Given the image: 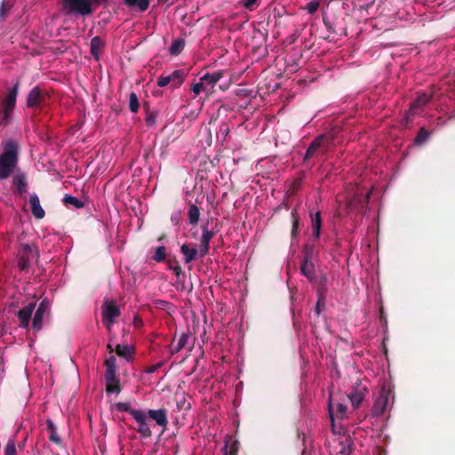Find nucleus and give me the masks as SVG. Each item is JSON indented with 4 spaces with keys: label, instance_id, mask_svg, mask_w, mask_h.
Segmentation results:
<instances>
[{
    "label": "nucleus",
    "instance_id": "1",
    "mask_svg": "<svg viewBox=\"0 0 455 455\" xmlns=\"http://www.w3.org/2000/svg\"><path fill=\"white\" fill-rule=\"evenodd\" d=\"M3 149L0 155V180L9 178L16 168L19 145L14 140H7L4 142Z\"/></svg>",
    "mask_w": 455,
    "mask_h": 455
},
{
    "label": "nucleus",
    "instance_id": "2",
    "mask_svg": "<svg viewBox=\"0 0 455 455\" xmlns=\"http://www.w3.org/2000/svg\"><path fill=\"white\" fill-rule=\"evenodd\" d=\"M19 88L20 83L17 82L0 104V126L2 127H5L11 122L12 115L16 106Z\"/></svg>",
    "mask_w": 455,
    "mask_h": 455
},
{
    "label": "nucleus",
    "instance_id": "3",
    "mask_svg": "<svg viewBox=\"0 0 455 455\" xmlns=\"http://www.w3.org/2000/svg\"><path fill=\"white\" fill-rule=\"evenodd\" d=\"M49 99V92L36 85L28 92L26 97V106L28 108L42 109L48 105Z\"/></svg>",
    "mask_w": 455,
    "mask_h": 455
},
{
    "label": "nucleus",
    "instance_id": "4",
    "mask_svg": "<svg viewBox=\"0 0 455 455\" xmlns=\"http://www.w3.org/2000/svg\"><path fill=\"white\" fill-rule=\"evenodd\" d=\"M188 73L182 69H177L169 75H162L157 78V85L164 87L170 85L172 89L179 88L184 82Z\"/></svg>",
    "mask_w": 455,
    "mask_h": 455
},
{
    "label": "nucleus",
    "instance_id": "5",
    "mask_svg": "<svg viewBox=\"0 0 455 455\" xmlns=\"http://www.w3.org/2000/svg\"><path fill=\"white\" fill-rule=\"evenodd\" d=\"M146 415L148 419L155 421L156 424L162 428L161 435L166 431L168 426V411L165 408L148 410Z\"/></svg>",
    "mask_w": 455,
    "mask_h": 455
},
{
    "label": "nucleus",
    "instance_id": "6",
    "mask_svg": "<svg viewBox=\"0 0 455 455\" xmlns=\"http://www.w3.org/2000/svg\"><path fill=\"white\" fill-rule=\"evenodd\" d=\"M135 415L132 418L136 423L137 427L135 431L140 435L143 438H149L152 436V430L150 428L148 419H147L146 411L140 410L139 412H134Z\"/></svg>",
    "mask_w": 455,
    "mask_h": 455
},
{
    "label": "nucleus",
    "instance_id": "7",
    "mask_svg": "<svg viewBox=\"0 0 455 455\" xmlns=\"http://www.w3.org/2000/svg\"><path fill=\"white\" fill-rule=\"evenodd\" d=\"M121 312L116 301L107 300L102 304V315L107 320L106 327L108 330L111 329L112 323L115 319L120 315Z\"/></svg>",
    "mask_w": 455,
    "mask_h": 455
},
{
    "label": "nucleus",
    "instance_id": "8",
    "mask_svg": "<svg viewBox=\"0 0 455 455\" xmlns=\"http://www.w3.org/2000/svg\"><path fill=\"white\" fill-rule=\"evenodd\" d=\"M354 450V442L350 436H345L334 442L331 449V455H350Z\"/></svg>",
    "mask_w": 455,
    "mask_h": 455
},
{
    "label": "nucleus",
    "instance_id": "9",
    "mask_svg": "<svg viewBox=\"0 0 455 455\" xmlns=\"http://www.w3.org/2000/svg\"><path fill=\"white\" fill-rule=\"evenodd\" d=\"M33 253L38 257V251L29 244H22L18 254V267L21 271L27 270L30 267V256Z\"/></svg>",
    "mask_w": 455,
    "mask_h": 455
},
{
    "label": "nucleus",
    "instance_id": "10",
    "mask_svg": "<svg viewBox=\"0 0 455 455\" xmlns=\"http://www.w3.org/2000/svg\"><path fill=\"white\" fill-rule=\"evenodd\" d=\"M389 396H390V391H387L386 389H382L379 392V396L377 397L376 401L374 402L373 408H372V415L375 417H379L387 410V407L388 405L389 402Z\"/></svg>",
    "mask_w": 455,
    "mask_h": 455
},
{
    "label": "nucleus",
    "instance_id": "11",
    "mask_svg": "<svg viewBox=\"0 0 455 455\" xmlns=\"http://www.w3.org/2000/svg\"><path fill=\"white\" fill-rule=\"evenodd\" d=\"M50 310V302L47 299H44L38 307L36 310L34 318H33V329L35 331H40L43 327V319L45 315V313L49 312Z\"/></svg>",
    "mask_w": 455,
    "mask_h": 455
},
{
    "label": "nucleus",
    "instance_id": "12",
    "mask_svg": "<svg viewBox=\"0 0 455 455\" xmlns=\"http://www.w3.org/2000/svg\"><path fill=\"white\" fill-rule=\"evenodd\" d=\"M224 72L221 70L213 73H206L201 77L205 87V93L210 95L213 92L214 86L223 77Z\"/></svg>",
    "mask_w": 455,
    "mask_h": 455
},
{
    "label": "nucleus",
    "instance_id": "13",
    "mask_svg": "<svg viewBox=\"0 0 455 455\" xmlns=\"http://www.w3.org/2000/svg\"><path fill=\"white\" fill-rule=\"evenodd\" d=\"M367 392L368 389L365 386H363L359 382L355 384V386L353 388V391L350 393V395H347L354 408H358L360 406Z\"/></svg>",
    "mask_w": 455,
    "mask_h": 455
},
{
    "label": "nucleus",
    "instance_id": "14",
    "mask_svg": "<svg viewBox=\"0 0 455 455\" xmlns=\"http://www.w3.org/2000/svg\"><path fill=\"white\" fill-rule=\"evenodd\" d=\"M36 306V302H31L18 312L17 316L20 320V326L21 328L28 329L31 315Z\"/></svg>",
    "mask_w": 455,
    "mask_h": 455
},
{
    "label": "nucleus",
    "instance_id": "15",
    "mask_svg": "<svg viewBox=\"0 0 455 455\" xmlns=\"http://www.w3.org/2000/svg\"><path fill=\"white\" fill-rule=\"evenodd\" d=\"M326 140L327 138L325 135H319L309 144L304 156V163L315 156Z\"/></svg>",
    "mask_w": 455,
    "mask_h": 455
},
{
    "label": "nucleus",
    "instance_id": "16",
    "mask_svg": "<svg viewBox=\"0 0 455 455\" xmlns=\"http://www.w3.org/2000/svg\"><path fill=\"white\" fill-rule=\"evenodd\" d=\"M328 410H329V416H330V419L331 420V422L334 421V418H338V419H344L346 417V414H347V405L341 403H338L336 404V409L334 411V405L331 402V399L330 398L329 400V403H328Z\"/></svg>",
    "mask_w": 455,
    "mask_h": 455
},
{
    "label": "nucleus",
    "instance_id": "17",
    "mask_svg": "<svg viewBox=\"0 0 455 455\" xmlns=\"http://www.w3.org/2000/svg\"><path fill=\"white\" fill-rule=\"evenodd\" d=\"M29 204L31 208V212L35 218L41 220L44 217V210L41 206L39 197L36 194L34 193L30 196Z\"/></svg>",
    "mask_w": 455,
    "mask_h": 455
},
{
    "label": "nucleus",
    "instance_id": "18",
    "mask_svg": "<svg viewBox=\"0 0 455 455\" xmlns=\"http://www.w3.org/2000/svg\"><path fill=\"white\" fill-rule=\"evenodd\" d=\"M180 252L184 256V263L189 264L198 258V251L196 245L190 247L189 244L184 243L180 247Z\"/></svg>",
    "mask_w": 455,
    "mask_h": 455
},
{
    "label": "nucleus",
    "instance_id": "19",
    "mask_svg": "<svg viewBox=\"0 0 455 455\" xmlns=\"http://www.w3.org/2000/svg\"><path fill=\"white\" fill-rule=\"evenodd\" d=\"M105 43L100 36H94L91 39L90 52L92 57L96 60H100V52L104 48Z\"/></svg>",
    "mask_w": 455,
    "mask_h": 455
},
{
    "label": "nucleus",
    "instance_id": "20",
    "mask_svg": "<svg viewBox=\"0 0 455 455\" xmlns=\"http://www.w3.org/2000/svg\"><path fill=\"white\" fill-rule=\"evenodd\" d=\"M12 184L17 188L20 196H22L23 193L27 191L28 182L24 173H19L13 176Z\"/></svg>",
    "mask_w": 455,
    "mask_h": 455
},
{
    "label": "nucleus",
    "instance_id": "21",
    "mask_svg": "<svg viewBox=\"0 0 455 455\" xmlns=\"http://www.w3.org/2000/svg\"><path fill=\"white\" fill-rule=\"evenodd\" d=\"M301 274L306 276L309 281L315 279V265L312 260L303 259L300 266Z\"/></svg>",
    "mask_w": 455,
    "mask_h": 455
},
{
    "label": "nucleus",
    "instance_id": "22",
    "mask_svg": "<svg viewBox=\"0 0 455 455\" xmlns=\"http://www.w3.org/2000/svg\"><path fill=\"white\" fill-rule=\"evenodd\" d=\"M106 392L108 394H119L121 392L120 379L117 377L106 379Z\"/></svg>",
    "mask_w": 455,
    "mask_h": 455
},
{
    "label": "nucleus",
    "instance_id": "23",
    "mask_svg": "<svg viewBox=\"0 0 455 455\" xmlns=\"http://www.w3.org/2000/svg\"><path fill=\"white\" fill-rule=\"evenodd\" d=\"M186 42L183 38H177L172 41L171 46L169 47V52L172 56H177L181 53L185 47Z\"/></svg>",
    "mask_w": 455,
    "mask_h": 455
},
{
    "label": "nucleus",
    "instance_id": "24",
    "mask_svg": "<svg viewBox=\"0 0 455 455\" xmlns=\"http://www.w3.org/2000/svg\"><path fill=\"white\" fill-rule=\"evenodd\" d=\"M430 100V97L426 94L422 93L417 97V99L411 104L412 107V110L416 109L417 111L420 112L424 106H426Z\"/></svg>",
    "mask_w": 455,
    "mask_h": 455
},
{
    "label": "nucleus",
    "instance_id": "25",
    "mask_svg": "<svg viewBox=\"0 0 455 455\" xmlns=\"http://www.w3.org/2000/svg\"><path fill=\"white\" fill-rule=\"evenodd\" d=\"M322 218L320 212H316L315 217L312 216V230L315 238L318 239L321 235Z\"/></svg>",
    "mask_w": 455,
    "mask_h": 455
},
{
    "label": "nucleus",
    "instance_id": "26",
    "mask_svg": "<svg viewBox=\"0 0 455 455\" xmlns=\"http://www.w3.org/2000/svg\"><path fill=\"white\" fill-rule=\"evenodd\" d=\"M116 355L120 357H124L130 360L132 356L133 349L129 345H117L115 349Z\"/></svg>",
    "mask_w": 455,
    "mask_h": 455
},
{
    "label": "nucleus",
    "instance_id": "27",
    "mask_svg": "<svg viewBox=\"0 0 455 455\" xmlns=\"http://www.w3.org/2000/svg\"><path fill=\"white\" fill-rule=\"evenodd\" d=\"M143 108L146 111V117H145V122L147 124L148 126H154L156 124V116H157V112L156 111H151L150 108H149V104L148 102H145L143 104Z\"/></svg>",
    "mask_w": 455,
    "mask_h": 455
},
{
    "label": "nucleus",
    "instance_id": "28",
    "mask_svg": "<svg viewBox=\"0 0 455 455\" xmlns=\"http://www.w3.org/2000/svg\"><path fill=\"white\" fill-rule=\"evenodd\" d=\"M46 425H47V429L51 433L49 439L52 443L58 444V445H60L62 442H61L60 437L57 434V429H56V427L54 426L53 422L51 419H47Z\"/></svg>",
    "mask_w": 455,
    "mask_h": 455
},
{
    "label": "nucleus",
    "instance_id": "29",
    "mask_svg": "<svg viewBox=\"0 0 455 455\" xmlns=\"http://www.w3.org/2000/svg\"><path fill=\"white\" fill-rule=\"evenodd\" d=\"M168 268L172 270L176 276L184 275V272L175 257H169L166 260Z\"/></svg>",
    "mask_w": 455,
    "mask_h": 455
},
{
    "label": "nucleus",
    "instance_id": "30",
    "mask_svg": "<svg viewBox=\"0 0 455 455\" xmlns=\"http://www.w3.org/2000/svg\"><path fill=\"white\" fill-rule=\"evenodd\" d=\"M291 222H292L291 235V239H295L299 233V217H298L296 209H293L291 211Z\"/></svg>",
    "mask_w": 455,
    "mask_h": 455
},
{
    "label": "nucleus",
    "instance_id": "31",
    "mask_svg": "<svg viewBox=\"0 0 455 455\" xmlns=\"http://www.w3.org/2000/svg\"><path fill=\"white\" fill-rule=\"evenodd\" d=\"M188 215L189 223L192 225L196 224L198 222L199 217H200L199 208L195 204H191L189 206Z\"/></svg>",
    "mask_w": 455,
    "mask_h": 455
},
{
    "label": "nucleus",
    "instance_id": "32",
    "mask_svg": "<svg viewBox=\"0 0 455 455\" xmlns=\"http://www.w3.org/2000/svg\"><path fill=\"white\" fill-rule=\"evenodd\" d=\"M419 113V112L416 109L412 110V107L411 106L410 108L404 113V116L402 120V125L404 128L409 127V125L412 123L413 117Z\"/></svg>",
    "mask_w": 455,
    "mask_h": 455
},
{
    "label": "nucleus",
    "instance_id": "33",
    "mask_svg": "<svg viewBox=\"0 0 455 455\" xmlns=\"http://www.w3.org/2000/svg\"><path fill=\"white\" fill-rule=\"evenodd\" d=\"M63 202L66 205H73L76 209L83 208L84 206V203L79 200L77 197L70 196V195H65L63 198Z\"/></svg>",
    "mask_w": 455,
    "mask_h": 455
},
{
    "label": "nucleus",
    "instance_id": "34",
    "mask_svg": "<svg viewBox=\"0 0 455 455\" xmlns=\"http://www.w3.org/2000/svg\"><path fill=\"white\" fill-rule=\"evenodd\" d=\"M126 4L129 6H138L140 11H146L149 6V0H126Z\"/></svg>",
    "mask_w": 455,
    "mask_h": 455
},
{
    "label": "nucleus",
    "instance_id": "35",
    "mask_svg": "<svg viewBox=\"0 0 455 455\" xmlns=\"http://www.w3.org/2000/svg\"><path fill=\"white\" fill-rule=\"evenodd\" d=\"M152 259L156 262H164L166 260V248L164 246H159L156 249L155 254L152 256Z\"/></svg>",
    "mask_w": 455,
    "mask_h": 455
},
{
    "label": "nucleus",
    "instance_id": "36",
    "mask_svg": "<svg viewBox=\"0 0 455 455\" xmlns=\"http://www.w3.org/2000/svg\"><path fill=\"white\" fill-rule=\"evenodd\" d=\"M116 408L118 411H125L128 412L132 418L134 417V412H139L140 410L132 409L129 403H116Z\"/></svg>",
    "mask_w": 455,
    "mask_h": 455
},
{
    "label": "nucleus",
    "instance_id": "37",
    "mask_svg": "<svg viewBox=\"0 0 455 455\" xmlns=\"http://www.w3.org/2000/svg\"><path fill=\"white\" fill-rule=\"evenodd\" d=\"M140 108L139 99L135 92H131L129 96V108L131 112L137 113Z\"/></svg>",
    "mask_w": 455,
    "mask_h": 455
},
{
    "label": "nucleus",
    "instance_id": "38",
    "mask_svg": "<svg viewBox=\"0 0 455 455\" xmlns=\"http://www.w3.org/2000/svg\"><path fill=\"white\" fill-rule=\"evenodd\" d=\"M239 449L238 441H233L230 445L226 443L224 447L225 455H237Z\"/></svg>",
    "mask_w": 455,
    "mask_h": 455
},
{
    "label": "nucleus",
    "instance_id": "39",
    "mask_svg": "<svg viewBox=\"0 0 455 455\" xmlns=\"http://www.w3.org/2000/svg\"><path fill=\"white\" fill-rule=\"evenodd\" d=\"M428 137L429 132L422 127L419 129L414 141L417 145H421L427 140Z\"/></svg>",
    "mask_w": 455,
    "mask_h": 455
},
{
    "label": "nucleus",
    "instance_id": "40",
    "mask_svg": "<svg viewBox=\"0 0 455 455\" xmlns=\"http://www.w3.org/2000/svg\"><path fill=\"white\" fill-rule=\"evenodd\" d=\"M214 236V232L212 230H209L207 227H203V234L200 239L201 243H207L210 244V241Z\"/></svg>",
    "mask_w": 455,
    "mask_h": 455
},
{
    "label": "nucleus",
    "instance_id": "41",
    "mask_svg": "<svg viewBox=\"0 0 455 455\" xmlns=\"http://www.w3.org/2000/svg\"><path fill=\"white\" fill-rule=\"evenodd\" d=\"M319 6H320V0H311L310 2H308L307 4V5L305 6L304 9L307 10V12L309 14H314L315 12H316Z\"/></svg>",
    "mask_w": 455,
    "mask_h": 455
},
{
    "label": "nucleus",
    "instance_id": "42",
    "mask_svg": "<svg viewBox=\"0 0 455 455\" xmlns=\"http://www.w3.org/2000/svg\"><path fill=\"white\" fill-rule=\"evenodd\" d=\"M241 4L246 10L253 11L259 5V0H242Z\"/></svg>",
    "mask_w": 455,
    "mask_h": 455
},
{
    "label": "nucleus",
    "instance_id": "43",
    "mask_svg": "<svg viewBox=\"0 0 455 455\" xmlns=\"http://www.w3.org/2000/svg\"><path fill=\"white\" fill-rule=\"evenodd\" d=\"M325 307V300L323 295L321 292H318V299L315 307V312L316 315H319L322 310Z\"/></svg>",
    "mask_w": 455,
    "mask_h": 455
},
{
    "label": "nucleus",
    "instance_id": "44",
    "mask_svg": "<svg viewBox=\"0 0 455 455\" xmlns=\"http://www.w3.org/2000/svg\"><path fill=\"white\" fill-rule=\"evenodd\" d=\"M314 251V245L306 244L303 249V259L312 260Z\"/></svg>",
    "mask_w": 455,
    "mask_h": 455
},
{
    "label": "nucleus",
    "instance_id": "45",
    "mask_svg": "<svg viewBox=\"0 0 455 455\" xmlns=\"http://www.w3.org/2000/svg\"><path fill=\"white\" fill-rule=\"evenodd\" d=\"M191 90L192 92L196 94V95H198L200 92H205V87H204V84L203 82V80H201V78L199 79V82L197 83H195L192 87H191Z\"/></svg>",
    "mask_w": 455,
    "mask_h": 455
},
{
    "label": "nucleus",
    "instance_id": "46",
    "mask_svg": "<svg viewBox=\"0 0 455 455\" xmlns=\"http://www.w3.org/2000/svg\"><path fill=\"white\" fill-rule=\"evenodd\" d=\"M4 455H16V446L13 440H9L5 448Z\"/></svg>",
    "mask_w": 455,
    "mask_h": 455
},
{
    "label": "nucleus",
    "instance_id": "47",
    "mask_svg": "<svg viewBox=\"0 0 455 455\" xmlns=\"http://www.w3.org/2000/svg\"><path fill=\"white\" fill-rule=\"evenodd\" d=\"M10 9L11 5L9 4V3L2 2L0 6V19L4 20Z\"/></svg>",
    "mask_w": 455,
    "mask_h": 455
},
{
    "label": "nucleus",
    "instance_id": "48",
    "mask_svg": "<svg viewBox=\"0 0 455 455\" xmlns=\"http://www.w3.org/2000/svg\"><path fill=\"white\" fill-rule=\"evenodd\" d=\"M209 250H210V244L200 243L199 249H197L198 258H203L205 255H207L209 253Z\"/></svg>",
    "mask_w": 455,
    "mask_h": 455
},
{
    "label": "nucleus",
    "instance_id": "49",
    "mask_svg": "<svg viewBox=\"0 0 455 455\" xmlns=\"http://www.w3.org/2000/svg\"><path fill=\"white\" fill-rule=\"evenodd\" d=\"M104 365L106 368H117L116 367V359L115 355H110V356L105 360Z\"/></svg>",
    "mask_w": 455,
    "mask_h": 455
},
{
    "label": "nucleus",
    "instance_id": "50",
    "mask_svg": "<svg viewBox=\"0 0 455 455\" xmlns=\"http://www.w3.org/2000/svg\"><path fill=\"white\" fill-rule=\"evenodd\" d=\"M177 407L179 411H188L191 408L190 403L186 401L185 397H182L180 401L177 402Z\"/></svg>",
    "mask_w": 455,
    "mask_h": 455
},
{
    "label": "nucleus",
    "instance_id": "51",
    "mask_svg": "<svg viewBox=\"0 0 455 455\" xmlns=\"http://www.w3.org/2000/svg\"><path fill=\"white\" fill-rule=\"evenodd\" d=\"M164 365V362H159L157 363L149 365L146 370L145 372L151 374L158 371L162 366Z\"/></svg>",
    "mask_w": 455,
    "mask_h": 455
},
{
    "label": "nucleus",
    "instance_id": "52",
    "mask_svg": "<svg viewBox=\"0 0 455 455\" xmlns=\"http://www.w3.org/2000/svg\"><path fill=\"white\" fill-rule=\"evenodd\" d=\"M188 339H189L188 333H182L180 335L177 344L180 346V347L184 348L187 346Z\"/></svg>",
    "mask_w": 455,
    "mask_h": 455
},
{
    "label": "nucleus",
    "instance_id": "53",
    "mask_svg": "<svg viewBox=\"0 0 455 455\" xmlns=\"http://www.w3.org/2000/svg\"><path fill=\"white\" fill-rule=\"evenodd\" d=\"M117 368H106L105 371V380L117 377Z\"/></svg>",
    "mask_w": 455,
    "mask_h": 455
},
{
    "label": "nucleus",
    "instance_id": "54",
    "mask_svg": "<svg viewBox=\"0 0 455 455\" xmlns=\"http://www.w3.org/2000/svg\"><path fill=\"white\" fill-rule=\"evenodd\" d=\"M182 348L177 344L176 346L173 342L170 345V351L172 355L179 353Z\"/></svg>",
    "mask_w": 455,
    "mask_h": 455
},
{
    "label": "nucleus",
    "instance_id": "55",
    "mask_svg": "<svg viewBox=\"0 0 455 455\" xmlns=\"http://www.w3.org/2000/svg\"><path fill=\"white\" fill-rule=\"evenodd\" d=\"M323 23H324V26L326 27V28L330 32H332V33L335 32V30L333 28V26H332V24H331V22L330 20H328L327 19L323 18Z\"/></svg>",
    "mask_w": 455,
    "mask_h": 455
},
{
    "label": "nucleus",
    "instance_id": "56",
    "mask_svg": "<svg viewBox=\"0 0 455 455\" xmlns=\"http://www.w3.org/2000/svg\"><path fill=\"white\" fill-rule=\"evenodd\" d=\"M134 326L137 327V328H140L143 326V321L140 317H139L138 315H136L134 317Z\"/></svg>",
    "mask_w": 455,
    "mask_h": 455
},
{
    "label": "nucleus",
    "instance_id": "57",
    "mask_svg": "<svg viewBox=\"0 0 455 455\" xmlns=\"http://www.w3.org/2000/svg\"><path fill=\"white\" fill-rule=\"evenodd\" d=\"M220 131L223 132V133L228 134V125L224 124L220 126Z\"/></svg>",
    "mask_w": 455,
    "mask_h": 455
},
{
    "label": "nucleus",
    "instance_id": "58",
    "mask_svg": "<svg viewBox=\"0 0 455 455\" xmlns=\"http://www.w3.org/2000/svg\"><path fill=\"white\" fill-rule=\"evenodd\" d=\"M107 348H108V352H109L110 354H112V353H113L114 349H113V347H112L111 344H108Z\"/></svg>",
    "mask_w": 455,
    "mask_h": 455
},
{
    "label": "nucleus",
    "instance_id": "59",
    "mask_svg": "<svg viewBox=\"0 0 455 455\" xmlns=\"http://www.w3.org/2000/svg\"><path fill=\"white\" fill-rule=\"evenodd\" d=\"M4 363V358L0 355V368H1V367H3Z\"/></svg>",
    "mask_w": 455,
    "mask_h": 455
},
{
    "label": "nucleus",
    "instance_id": "60",
    "mask_svg": "<svg viewBox=\"0 0 455 455\" xmlns=\"http://www.w3.org/2000/svg\"><path fill=\"white\" fill-rule=\"evenodd\" d=\"M282 205H283V207H285L286 209L288 208V205H287V204H285V203H283V204H282Z\"/></svg>",
    "mask_w": 455,
    "mask_h": 455
}]
</instances>
